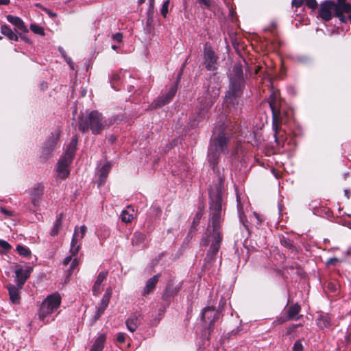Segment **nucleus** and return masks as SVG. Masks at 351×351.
I'll return each instance as SVG.
<instances>
[{
  "instance_id": "nucleus-1",
  "label": "nucleus",
  "mask_w": 351,
  "mask_h": 351,
  "mask_svg": "<svg viewBox=\"0 0 351 351\" xmlns=\"http://www.w3.org/2000/svg\"><path fill=\"white\" fill-rule=\"evenodd\" d=\"M237 130L236 125L218 123L213 130L208 147V161L216 180L209 186L208 192H226L225 177L221 172L218 163L221 154L228 153V144Z\"/></svg>"
},
{
  "instance_id": "nucleus-2",
  "label": "nucleus",
  "mask_w": 351,
  "mask_h": 351,
  "mask_svg": "<svg viewBox=\"0 0 351 351\" xmlns=\"http://www.w3.org/2000/svg\"><path fill=\"white\" fill-rule=\"evenodd\" d=\"M226 192H208V205L210 215V227L212 230L207 228L206 238L202 243V245L207 246L214 245L220 247L222 241V225L223 223V215L225 209L223 206L225 205L223 198Z\"/></svg>"
},
{
  "instance_id": "nucleus-3",
  "label": "nucleus",
  "mask_w": 351,
  "mask_h": 351,
  "mask_svg": "<svg viewBox=\"0 0 351 351\" xmlns=\"http://www.w3.org/2000/svg\"><path fill=\"white\" fill-rule=\"evenodd\" d=\"M107 125L103 114L97 110H92L88 114H82L78 117L77 128L82 133L89 130L95 135L101 133Z\"/></svg>"
},
{
  "instance_id": "nucleus-4",
  "label": "nucleus",
  "mask_w": 351,
  "mask_h": 351,
  "mask_svg": "<svg viewBox=\"0 0 351 351\" xmlns=\"http://www.w3.org/2000/svg\"><path fill=\"white\" fill-rule=\"evenodd\" d=\"M244 83L245 81L241 66L234 65L232 73L230 77L229 89L225 96L226 102L233 106L239 105V98L243 93Z\"/></svg>"
},
{
  "instance_id": "nucleus-5",
  "label": "nucleus",
  "mask_w": 351,
  "mask_h": 351,
  "mask_svg": "<svg viewBox=\"0 0 351 351\" xmlns=\"http://www.w3.org/2000/svg\"><path fill=\"white\" fill-rule=\"evenodd\" d=\"M267 102L272 112V121L274 127H277L278 123H284L286 121L287 114L282 108V99L278 90H271V94L267 98Z\"/></svg>"
},
{
  "instance_id": "nucleus-6",
  "label": "nucleus",
  "mask_w": 351,
  "mask_h": 351,
  "mask_svg": "<svg viewBox=\"0 0 351 351\" xmlns=\"http://www.w3.org/2000/svg\"><path fill=\"white\" fill-rule=\"evenodd\" d=\"M61 300V296L58 293L48 295L42 302L40 307L38 313L39 319L44 322L46 317L57 311L60 306Z\"/></svg>"
},
{
  "instance_id": "nucleus-7",
  "label": "nucleus",
  "mask_w": 351,
  "mask_h": 351,
  "mask_svg": "<svg viewBox=\"0 0 351 351\" xmlns=\"http://www.w3.org/2000/svg\"><path fill=\"white\" fill-rule=\"evenodd\" d=\"M219 57L212 47L206 43L204 47L203 64L208 71H214L218 69Z\"/></svg>"
},
{
  "instance_id": "nucleus-8",
  "label": "nucleus",
  "mask_w": 351,
  "mask_h": 351,
  "mask_svg": "<svg viewBox=\"0 0 351 351\" xmlns=\"http://www.w3.org/2000/svg\"><path fill=\"white\" fill-rule=\"evenodd\" d=\"M220 94V88L217 85H209L207 90L197 99L199 104H202L210 108L215 103Z\"/></svg>"
},
{
  "instance_id": "nucleus-9",
  "label": "nucleus",
  "mask_w": 351,
  "mask_h": 351,
  "mask_svg": "<svg viewBox=\"0 0 351 351\" xmlns=\"http://www.w3.org/2000/svg\"><path fill=\"white\" fill-rule=\"evenodd\" d=\"M180 75H181V73L179 74V75L176 80V82L174 83L173 85L171 86V87L169 88V90H168V92L166 94H165L160 97H158V98H156V99L154 100V101L152 104V108H160V107L164 106L166 104L170 103L172 101V99L175 97L176 93L178 90V84L180 82Z\"/></svg>"
},
{
  "instance_id": "nucleus-10",
  "label": "nucleus",
  "mask_w": 351,
  "mask_h": 351,
  "mask_svg": "<svg viewBox=\"0 0 351 351\" xmlns=\"http://www.w3.org/2000/svg\"><path fill=\"white\" fill-rule=\"evenodd\" d=\"M210 108L202 104H199L195 107L194 112H193L189 117V124L191 127H196L202 122L205 118Z\"/></svg>"
},
{
  "instance_id": "nucleus-11",
  "label": "nucleus",
  "mask_w": 351,
  "mask_h": 351,
  "mask_svg": "<svg viewBox=\"0 0 351 351\" xmlns=\"http://www.w3.org/2000/svg\"><path fill=\"white\" fill-rule=\"evenodd\" d=\"M60 134L61 130L57 128L47 140L42 152V156L44 158H48L51 152L54 150L60 140Z\"/></svg>"
},
{
  "instance_id": "nucleus-12",
  "label": "nucleus",
  "mask_w": 351,
  "mask_h": 351,
  "mask_svg": "<svg viewBox=\"0 0 351 351\" xmlns=\"http://www.w3.org/2000/svg\"><path fill=\"white\" fill-rule=\"evenodd\" d=\"M219 313L213 307H206L203 309L201 319L205 324H208V330L213 331L215 322L219 319Z\"/></svg>"
},
{
  "instance_id": "nucleus-13",
  "label": "nucleus",
  "mask_w": 351,
  "mask_h": 351,
  "mask_svg": "<svg viewBox=\"0 0 351 351\" xmlns=\"http://www.w3.org/2000/svg\"><path fill=\"white\" fill-rule=\"evenodd\" d=\"M32 270L33 269L31 267H27L25 269H23L22 267H20L15 270V282L19 288L23 287L25 283L30 277Z\"/></svg>"
},
{
  "instance_id": "nucleus-14",
  "label": "nucleus",
  "mask_w": 351,
  "mask_h": 351,
  "mask_svg": "<svg viewBox=\"0 0 351 351\" xmlns=\"http://www.w3.org/2000/svg\"><path fill=\"white\" fill-rule=\"evenodd\" d=\"M44 190L45 186L40 183L34 184V186L30 189L29 195L31 202L34 207H37L39 205L41 197L44 193Z\"/></svg>"
},
{
  "instance_id": "nucleus-15",
  "label": "nucleus",
  "mask_w": 351,
  "mask_h": 351,
  "mask_svg": "<svg viewBox=\"0 0 351 351\" xmlns=\"http://www.w3.org/2000/svg\"><path fill=\"white\" fill-rule=\"evenodd\" d=\"M180 289V283L175 285L173 280H169L162 296V300L169 301L171 298H174L178 294Z\"/></svg>"
},
{
  "instance_id": "nucleus-16",
  "label": "nucleus",
  "mask_w": 351,
  "mask_h": 351,
  "mask_svg": "<svg viewBox=\"0 0 351 351\" xmlns=\"http://www.w3.org/2000/svg\"><path fill=\"white\" fill-rule=\"evenodd\" d=\"M112 293V291L110 287L106 289V292L101 298V302L99 304L97 313L94 316L95 320L99 319L101 317V315L104 313L105 310L106 309L109 304Z\"/></svg>"
},
{
  "instance_id": "nucleus-17",
  "label": "nucleus",
  "mask_w": 351,
  "mask_h": 351,
  "mask_svg": "<svg viewBox=\"0 0 351 351\" xmlns=\"http://www.w3.org/2000/svg\"><path fill=\"white\" fill-rule=\"evenodd\" d=\"M73 160H69L67 158L62 157L58 162V167H57V171L58 176L62 179H66L70 174V171L68 169L69 165L71 164Z\"/></svg>"
},
{
  "instance_id": "nucleus-18",
  "label": "nucleus",
  "mask_w": 351,
  "mask_h": 351,
  "mask_svg": "<svg viewBox=\"0 0 351 351\" xmlns=\"http://www.w3.org/2000/svg\"><path fill=\"white\" fill-rule=\"evenodd\" d=\"M332 1L326 0L321 4L319 16L324 21H329L332 19L331 10L333 9Z\"/></svg>"
},
{
  "instance_id": "nucleus-19",
  "label": "nucleus",
  "mask_w": 351,
  "mask_h": 351,
  "mask_svg": "<svg viewBox=\"0 0 351 351\" xmlns=\"http://www.w3.org/2000/svg\"><path fill=\"white\" fill-rule=\"evenodd\" d=\"M77 142L78 136L75 134L72 137L70 143L66 146V149L64 151V154L62 156L63 158H67L69 160H73L77 150Z\"/></svg>"
},
{
  "instance_id": "nucleus-20",
  "label": "nucleus",
  "mask_w": 351,
  "mask_h": 351,
  "mask_svg": "<svg viewBox=\"0 0 351 351\" xmlns=\"http://www.w3.org/2000/svg\"><path fill=\"white\" fill-rule=\"evenodd\" d=\"M7 289L9 292L10 299L13 304H19L21 296H20V291L23 288H19L16 285H13L12 284H8L6 286Z\"/></svg>"
},
{
  "instance_id": "nucleus-21",
  "label": "nucleus",
  "mask_w": 351,
  "mask_h": 351,
  "mask_svg": "<svg viewBox=\"0 0 351 351\" xmlns=\"http://www.w3.org/2000/svg\"><path fill=\"white\" fill-rule=\"evenodd\" d=\"M108 274V273L106 271H102L99 273L92 288V291L94 295L97 296L101 292V285L102 282L107 278Z\"/></svg>"
},
{
  "instance_id": "nucleus-22",
  "label": "nucleus",
  "mask_w": 351,
  "mask_h": 351,
  "mask_svg": "<svg viewBox=\"0 0 351 351\" xmlns=\"http://www.w3.org/2000/svg\"><path fill=\"white\" fill-rule=\"evenodd\" d=\"M159 277L160 274H156L147 280L142 295L145 296L155 289L156 285L158 282Z\"/></svg>"
},
{
  "instance_id": "nucleus-23",
  "label": "nucleus",
  "mask_w": 351,
  "mask_h": 351,
  "mask_svg": "<svg viewBox=\"0 0 351 351\" xmlns=\"http://www.w3.org/2000/svg\"><path fill=\"white\" fill-rule=\"evenodd\" d=\"M6 19L8 22L14 25L19 30H21L22 32L27 33L29 32L23 21L19 16L9 14L7 15Z\"/></svg>"
},
{
  "instance_id": "nucleus-24",
  "label": "nucleus",
  "mask_w": 351,
  "mask_h": 351,
  "mask_svg": "<svg viewBox=\"0 0 351 351\" xmlns=\"http://www.w3.org/2000/svg\"><path fill=\"white\" fill-rule=\"evenodd\" d=\"M301 311V306L298 303H295L289 306L286 315L289 320H298L302 315H298Z\"/></svg>"
},
{
  "instance_id": "nucleus-25",
  "label": "nucleus",
  "mask_w": 351,
  "mask_h": 351,
  "mask_svg": "<svg viewBox=\"0 0 351 351\" xmlns=\"http://www.w3.org/2000/svg\"><path fill=\"white\" fill-rule=\"evenodd\" d=\"M203 211L202 210H198L193 219V222H192V224H191V228L189 230V232L188 233V235H187V239H191L193 238V237L194 236L195 233V231L197 230V226H199V222H200V220L203 216Z\"/></svg>"
},
{
  "instance_id": "nucleus-26",
  "label": "nucleus",
  "mask_w": 351,
  "mask_h": 351,
  "mask_svg": "<svg viewBox=\"0 0 351 351\" xmlns=\"http://www.w3.org/2000/svg\"><path fill=\"white\" fill-rule=\"evenodd\" d=\"M282 123H278L276 128L272 124V128L274 131L275 141L278 145H283L286 140L285 136V132L281 129Z\"/></svg>"
},
{
  "instance_id": "nucleus-27",
  "label": "nucleus",
  "mask_w": 351,
  "mask_h": 351,
  "mask_svg": "<svg viewBox=\"0 0 351 351\" xmlns=\"http://www.w3.org/2000/svg\"><path fill=\"white\" fill-rule=\"evenodd\" d=\"M140 315L132 314L125 321L127 328L130 332H134L141 324Z\"/></svg>"
},
{
  "instance_id": "nucleus-28",
  "label": "nucleus",
  "mask_w": 351,
  "mask_h": 351,
  "mask_svg": "<svg viewBox=\"0 0 351 351\" xmlns=\"http://www.w3.org/2000/svg\"><path fill=\"white\" fill-rule=\"evenodd\" d=\"M78 237H79V234H78V231H77V228L75 227L74 233H73V237L71 239V247H70V250H69L70 253L73 256H76L78 254V252L81 248V245L78 243Z\"/></svg>"
},
{
  "instance_id": "nucleus-29",
  "label": "nucleus",
  "mask_w": 351,
  "mask_h": 351,
  "mask_svg": "<svg viewBox=\"0 0 351 351\" xmlns=\"http://www.w3.org/2000/svg\"><path fill=\"white\" fill-rule=\"evenodd\" d=\"M331 317L329 314H322L316 321L317 326L320 329L327 328L332 326Z\"/></svg>"
},
{
  "instance_id": "nucleus-30",
  "label": "nucleus",
  "mask_w": 351,
  "mask_h": 351,
  "mask_svg": "<svg viewBox=\"0 0 351 351\" xmlns=\"http://www.w3.org/2000/svg\"><path fill=\"white\" fill-rule=\"evenodd\" d=\"M111 167V164L109 162H108L100 169L98 179V186H101L104 184Z\"/></svg>"
},
{
  "instance_id": "nucleus-31",
  "label": "nucleus",
  "mask_w": 351,
  "mask_h": 351,
  "mask_svg": "<svg viewBox=\"0 0 351 351\" xmlns=\"http://www.w3.org/2000/svg\"><path fill=\"white\" fill-rule=\"evenodd\" d=\"M279 240L280 245L286 247L291 252L298 253L299 252L298 247L294 245L293 241L291 239L286 237L284 235H280Z\"/></svg>"
},
{
  "instance_id": "nucleus-32",
  "label": "nucleus",
  "mask_w": 351,
  "mask_h": 351,
  "mask_svg": "<svg viewBox=\"0 0 351 351\" xmlns=\"http://www.w3.org/2000/svg\"><path fill=\"white\" fill-rule=\"evenodd\" d=\"M106 341V335L101 334L94 341L90 351H103Z\"/></svg>"
},
{
  "instance_id": "nucleus-33",
  "label": "nucleus",
  "mask_w": 351,
  "mask_h": 351,
  "mask_svg": "<svg viewBox=\"0 0 351 351\" xmlns=\"http://www.w3.org/2000/svg\"><path fill=\"white\" fill-rule=\"evenodd\" d=\"M219 249L220 247H217V246L210 245L205 257V261L209 264L215 261Z\"/></svg>"
},
{
  "instance_id": "nucleus-34",
  "label": "nucleus",
  "mask_w": 351,
  "mask_h": 351,
  "mask_svg": "<svg viewBox=\"0 0 351 351\" xmlns=\"http://www.w3.org/2000/svg\"><path fill=\"white\" fill-rule=\"evenodd\" d=\"M1 32L10 40L17 41L19 40L18 34L13 32L10 26L6 24L1 25Z\"/></svg>"
},
{
  "instance_id": "nucleus-35",
  "label": "nucleus",
  "mask_w": 351,
  "mask_h": 351,
  "mask_svg": "<svg viewBox=\"0 0 351 351\" xmlns=\"http://www.w3.org/2000/svg\"><path fill=\"white\" fill-rule=\"evenodd\" d=\"M335 16H341L344 14H349L351 12V4L343 3L342 5H337L333 6Z\"/></svg>"
},
{
  "instance_id": "nucleus-36",
  "label": "nucleus",
  "mask_w": 351,
  "mask_h": 351,
  "mask_svg": "<svg viewBox=\"0 0 351 351\" xmlns=\"http://www.w3.org/2000/svg\"><path fill=\"white\" fill-rule=\"evenodd\" d=\"M63 214L60 213L56 218L53 226L51 230L50 234L52 237L57 235L62 228Z\"/></svg>"
},
{
  "instance_id": "nucleus-37",
  "label": "nucleus",
  "mask_w": 351,
  "mask_h": 351,
  "mask_svg": "<svg viewBox=\"0 0 351 351\" xmlns=\"http://www.w3.org/2000/svg\"><path fill=\"white\" fill-rule=\"evenodd\" d=\"M146 239L145 234L141 232H135L132 239V243L133 245L141 246L144 244Z\"/></svg>"
},
{
  "instance_id": "nucleus-38",
  "label": "nucleus",
  "mask_w": 351,
  "mask_h": 351,
  "mask_svg": "<svg viewBox=\"0 0 351 351\" xmlns=\"http://www.w3.org/2000/svg\"><path fill=\"white\" fill-rule=\"evenodd\" d=\"M16 251L19 253V254L24 257H29L31 256V251L26 246L18 245L16 246Z\"/></svg>"
},
{
  "instance_id": "nucleus-39",
  "label": "nucleus",
  "mask_w": 351,
  "mask_h": 351,
  "mask_svg": "<svg viewBox=\"0 0 351 351\" xmlns=\"http://www.w3.org/2000/svg\"><path fill=\"white\" fill-rule=\"evenodd\" d=\"M29 28L30 29L36 34H38V35H40V36H45V31H44V29L35 24V23H32L29 26Z\"/></svg>"
},
{
  "instance_id": "nucleus-40",
  "label": "nucleus",
  "mask_w": 351,
  "mask_h": 351,
  "mask_svg": "<svg viewBox=\"0 0 351 351\" xmlns=\"http://www.w3.org/2000/svg\"><path fill=\"white\" fill-rule=\"evenodd\" d=\"M121 221L124 223H130L133 219V215L127 210H123L121 215Z\"/></svg>"
},
{
  "instance_id": "nucleus-41",
  "label": "nucleus",
  "mask_w": 351,
  "mask_h": 351,
  "mask_svg": "<svg viewBox=\"0 0 351 351\" xmlns=\"http://www.w3.org/2000/svg\"><path fill=\"white\" fill-rule=\"evenodd\" d=\"M326 288L331 293H336L339 288V284L336 281H330L328 282Z\"/></svg>"
},
{
  "instance_id": "nucleus-42",
  "label": "nucleus",
  "mask_w": 351,
  "mask_h": 351,
  "mask_svg": "<svg viewBox=\"0 0 351 351\" xmlns=\"http://www.w3.org/2000/svg\"><path fill=\"white\" fill-rule=\"evenodd\" d=\"M169 4H170V1L169 0H167V1L163 2L162 8L160 10V13H161L162 16L164 18L167 17V14L168 13V8H169Z\"/></svg>"
},
{
  "instance_id": "nucleus-43",
  "label": "nucleus",
  "mask_w": 351,
  "mask_h": 351,
  "mask_svg": "<svg viewBox=\"0 0 351 351\" xmlns=\"http://www.w3.org/2000/svg\"><path fill=\"white\" fill-rule=\"evenodd\" d=\"M303 339H298L293 344L292 351H304V346L302 345Z\"/></svg>"
},
{
  "instance_id": "nucleus-44",
  "label": "nucleus",
  "mask_w": 351,
  "mask_h": 351,
  "mask_svg": "<svg viewBox=\"0 0 351 351\" xmlns=\"http://www.w3.org/2000/svg\"><path fill=\"white\" fill-rule=\"evenodd\" d=\"M119 80H120V75L119 73H115L112 74L111 79H110V83H111L112 87L115 90H117V86H116V83L118 81H119Z\"/></svg>"
},
{
  "instance_id": "nucleus-45",
  "label": "nucleus",
  "mask_w": 351,
  "mask_h": 351,
  "mask_svg": "<svg viewBox=\"0 0 351 351\" xmlns=\"http://www.w3.org/2000/svg\"><path fill=\"white\" fill-rule=\"evenodd\" d=\"M305 4L308 8L312 10L317 8L318 5L316 0H305Z\"/></svg>"
},
{
  "instance_id": "nucleus-46",
  "label": "nucleus",
  "mask_w": 351,
  "mask_h": 351,
  "mask_svg": "<svg viewBox=\"0 0 351 351\" xmlns=\"http://www.w3.org/2000/svg\"><path fill=\"white\" fill-rule=\"evenodd\" d=\"M0 247H1L5 251H9L12 246L7 241L4 240H0Z\"/></svg>"
},
{
  "instance_id": "nucleus-47",
  "label": "nucleus",
  "mask_w": 351,
  "mask_h": 351,
  "mask_svg": "<svg viewBox=\"0 0 351 351\" xmlns=\"http://www.w3.org/2000/svg\"><path fill=\"white\" fill-rule=\"evenodd\" d=\"M0 212L1 213L3 214L4 215L8 217L14 215V213L12 210L7 209L5 207H1Z\"/></svg>"
},
{
  "instance_id": "nucleus-48",
  "label": "nucleus",
  "mask_w": 351,
  "mask_h": 351,
  "mask_svg": "<svg viewBox=\"0 0 351 351\" xmlns=\"http://www.w3.org/2000/svg\"><path fill=\"white\" fill-rule=\"evenodd\" d=\"M79 265V260L77 258H75L74 259L72 260V262H71V264L70 265V268L69 269V272L71 274L73 272V269L77 267V265Z\"/></svg>"
},
{
  "instance_id": "nucleus-49",
  "label": "nucleus",
  "mask_w": 351,
  "mask_h": 351,
  "mask_svg": "<svg viewBox=\"0 0 351 351\" xmlns=\"http://www.w3.org/2000/svg\"><path fill=\"white\" fill-rule=\"evenodd\" d=\"M289 320V319H288V317L286 315L285 317L282 316V317H278L275 321H274V324H284L285 322H286L287 321Z\"/></svg>"
},
{
  "instance_id": "nucleus-50",
  "label": "nucleus",
  "mask_w": 351,
  "mask_h": 351,
  "mask_svg": "<svg viewBox=\"0 0 351 351\" xmlns=\"http://www.w3.org/2000/svg\"><path fill=\"white\" fill-rule=\"evenodd\" d=\"M339 261V260L337 258H330L326 261V265L328 266H335Z\"/></svg>"
},
{
  "instance_id": "nucleus-51",
  "label": "nucleus",
  "mask_w": 351,
  "mask_h": 351,
  "mask_svg": "<svg viewBox=\"0 0 351 351\" xmlns=\"http://www.w3.org/2000/svg\"><path fill=\"white\" fill-rule=\"evenodd\" d=\"M125 334L123 332H119L117 336V341L120 343H123L125 342Z\"/></svg>"
},
{
  "instance_id": "nucleus-52",
  "label": "nucleus",
  "mask_w": 351,
  "mask_h": 351,
  "mask_svg": "<svg viewBox=\"0 0 351 351\" xmlns=\"http://www.w3.org/2000/svg\"><path fill=\"white\" fill-rule=\"evenodd\" d=\"M112 39L117 43H121L123 39V34L121 33L117 32L112 35Z\"/></svg>"
},
{
  "instance_id": "nucleus-53",
  "label": "nucleus",
  "mask_w": 351,
  "mask_h": 351,
  "mask_svg": "<svg viewBox=\"0 0 351 351\" xmlns=\"http://www.w3.org/2000/svg\"><path fill=\"white\" fill-rule=\"evenodd\" d=\"M304 4V0H292L291 5L296 8H300Z\"/></svg>"
},
{
  "instance_id": "nucleus-54",
  "label": "nucleus",
  "mask_w": 351,
  "mask_h": 351,
  "mask_svg": "<svg viewBox=\"0 0 351 351\" xmlns=\"http://www.w3.org/2000/svg\"><path fill=\"white\" fill-rule=\"evenodd\" d=\"M87 228L85 225H83L80 227V239H83L85 236V234L86 232Z\"/></svg>"
},
{
  "instance_id": "nucleus-55",
  "label": "nucleus",
  "mask_w": 351,
  "mask_h": 351,
  "mask_svg": "<svg viewBox=\"0 0 351 351\" xmlns=\"http://www.w3.org/2000/svg\"><path fill=\"white\" fill-rule=\"evenodd\" d=\"M18 36H19V38H20L22 40L25 41V43H32V41L30 40V39H29L25 34H24L23 33H20Z\"/></svg>"
},
{
  "instance_id": "nucleus-56",
  "label": "nucleus",
  "mask_w": 351,
  "mask_h": 351,
  "mask_svg": "<svg viewBox=\"0 0 351 351\" xmlns=\"http://www.w3.org/2000/svg\"><path fill=\"white\" fill-rule=\"evenodd\" d=\"M197 1L199 4L204 5L206 8H209L211 5L210 0H197Z\"/></svg>"
},
{
  "instance_id": "nucleus-57",
  "label": "nucleus",
  "mask_w": 351,
  "mask_h": 351,
  "mask_svg": "<svg viewBox=\"0 0 351 351\" xmlns=\"http://www.w3.org/2000/svg\"><path fill=\"white\" fill-rule=\"evenodd\" d=\"M47 14H48V15L50 16V17H52V18H55L57 16V14L52 12L51 10H50L49 9H47V8H43V9Z\"/></svg>"
},
{
  "instance_id": "nucleus-58",
  "label": "nucleus",
  "mask_w": 351,
  "mask_h": 351,
  "mask_svg": "<svg viewBox=\"0 0 351 351\" xmlns=\"http://www.w3.org/2000/svg\"><path fill=\"white\" fill-rule=\"evenodd\" d=\"M295 330H296L295 326H294L293 325H291L290 327H289L287 329L286 335H290L293 332H294L295 331Z\"/></svg>"
},
{
  "instance_id": "nucleus-59",
  "label": "nucleus",
  "mask_w": 351,
  "mask_h": 351,
  "mask_svg": "<svg viewBox=\"0 0 351 351\" xmlns=\"http://www.w3.org/2000/svg\"><path fill=\"white\" fill-rule=\"evenodd\" d=\"M72 256H73L72 255L66 256L63 260V265L65 266L68 265L70 263V262L72 261Z\"/></svg>"
},
{
  "instance_id": "nucleus-60",
  "label": "nucleus",
  "mask_w": 351,
  "mask_h": 351,
  "mask_svg": "<svg viewBox=\"0 0 351 351\" xmlns=\"http://www.w3.org/2000/svg\"><path fill=\"white\" fill-rule=\"evenodd\" d=\"M332 3L333 4L332 5L335 6V5H342L343 3H349L347 2L346 0H337V2H334L332 1Z\"/></svg>"
},
{
  "instance_id": "nucleus-61",
  "label": "nucleus",
  "mask_w": 351,
  "mask_h": 351,
  "mask_svg": "<svg viewBox=\"0 0 351 351\" xmlns=\"http://www.w3.org/2000/svg\"><path fill=\"white\" fill-rule=\"evenodd\" d=\"M339 19L341 22L346 23L347 22V18L344 16V14H342L341 16H336Z\"/></svg>"
},
{
  "instance_id": "nucleus-62",
  "label": "nucleus",
  "mask_w": 351,
  "mask_h": 351,
  "mask_svg": "<svg viewBox=\"0 0 351 351\" xmlns=\"http://www.w3.org/2000/svg\"><path fill=\"white\" fill-rule=\"evenodd\" d=\"M154 0H149V12L154 10Z\"/></svg>"
},
{
  "instance_id": "nucleus-63",
  "label": "nucleus",
  "mask_w": 351,
  "mask_h": 351,
  "mask_svg": "<svg viewBox=\"0 0 351 351\" xmlns=\"http://www.w3.org/2000/svg\"><path fill=\"white\" fill-rule=\"evenodd\" d=\"M66 62H67V64H69L70 65V66L71 67V69H73V66H72V64H73V61L71 60V58L70 57H68L67 56H66V58H64Z\"/></svg>"
},
{
  "instance_id": "nucleus-64",
  "label": "nucleus",
  "mask_w": 351,
  "mask_h": 351,
  "mask_svg": "<svg viewBox=\"0 0 351 351\" xmlns=\"http://www.w3.org/2000/svg\"><path fill=\"white\" fill-rule=\"evenodd\" d=\"M10 0H0V5H8L10 3Z\"/></svg>"
}]
</instances>
